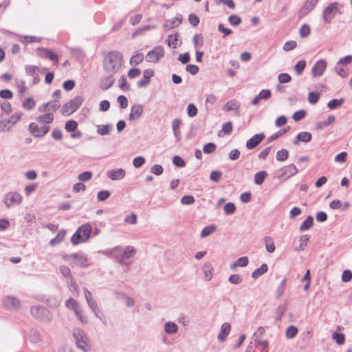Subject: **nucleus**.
<instances>
[{
	"mask_svg": "<svg viewBox=\"0 0 352 352\" xmlns=\"http://www.w3.org/2000/svg\"><path fill=\"white\" fill-rule=\"evenodd\" d=\"M4 306L10 309H16L20 306L19 300L12 296H7L3 300Z\"/></svg>",
	"mask_w": 352,
	"mask_h": 352,
	"instance_id": "23",
	"label": "nucleus"
},
{
	"mask_svg": "<svg viewBox=\"0 0 352 352\" xmlns=\"http://www.w3.org/2000/svg\"><path fill=\"white\" fill-rule=\"evenodd\" d=\"M288 157H289L288 151L285 148H282L281 150H280L277 152L276 159L277 161L284 162L288 158Z\"/></svg>",
	"mask_w": 352,
	"mask_h": 352,
	"instance_id": "38",
	"label": "nucleus"
},
{
	"mask_svg": "<svg viewBox=\"0 0 352 352\" xmlns=\"http://www.w3.org/2000/svg\"><path fill=\"white\" fill-rule=\"evenodd\" d=\"M66 306L72 309L74 312L80 308L78 302L73 298H69L66 301Z\"/></svg>",
	"mask_w": 352,
	"mask_h": 352,
	"instance_id": "49",
	"label": "nucleus"
},
{
	"mask_svg": "<svg viewBox=\"0 0 352 352\" xmlns=\"http://www.w3.org/2000/svg\"><path fill=\"white\" fill-rule=\"evenodd\" d=\"M32 316L43 321L50 322L52 319L50 311L43 306H33L30 310Z\"/></svg>",
	"mask_w": 352,
	"mask_h": 352,
	"instance_id": "6",
	"label": "nucleus"
},
{
	"mask_svg": "<svg viewBox=\"0 0 352 352\" xmlns=\"http://www.w3.org/2000/svg\"><path fill=\"white\" fill-rule=\"evenodd\" d=\"M187 111L188 116L190 118L195 117L197 114V109L192 103L188 105Z\"/></svg>",
	"mask_w": 352,
	"mask_h": 352,
	"instance_id": "61",
	"label": "nucleus"
},
{
	"mask_svg": "<svg viewBox=\"0 0 352 352\" xmlns=\"http://www.w3.org/2000/svg\"><path fill=\"white\" fill-rule=\"evenodd\" d=\"M22 200L21 195L17 192H9L5 195L3 198V202L8 208L20 205Z\"/></svg>",
	"mask_w": 352,
	"mask_h": 352,
	"instance_id": "7",
	"label": "nucleus"
},
{
	"mask_svg": "<svg viewBox=\"0 0 352 352\" xmlns=\"http://www.w3.org/2000/svg\"><path fill=\"white\" fill-rule=\"evenodd\" d=\"M352 279V272L349 270H345L342 275V280L344 283L349 282Z\"/></svg>",
	"mask_w": 352,
	"mask_h": 352,
	"instance_id": "64",
	"label": "nucleus"
},
{
	"mask_svg": "<svg viewBox=\"0 0 352 352\" xmlns=\"http://www.w3.org/2000/svg\"><path fill=\"white\" fill-rule=\"evenodd\" d=\"M305 116H306V111L305 110L302 109V110L296 111L293 114L292 118L294 121L298 122V121L301 120L302 119H303L305 117Z\"/></svg>",
	"mask_w": 352,
	"mask_h": 352,
	"instance_id": "56",
	"label": "nucleus"
},
{
	"mask_svg": "<svg viewBox=\"0 0 352 352\" xmlns=\"http://www.w3.org/2000/svg\"><path fill=\"white\" fill-rule=\"evenodd\" d=\"M65 234L66 232L65 230H60L56 236L50 240L49 244L51 246H55L56 245L60 243L64 240Z\"/></svg>",
	"mask_w": 352,
	"mask_h": 352,
	"instance_id": "28",
	"label": "nucleus"
},
{
	"mask_svg": "<svg viewBox=\"0 0 352 352\" xmlns=\"http://www.w3.org/2000/svg\"><path fill=\"white\" fill-rule=\"evenodd\" d=\"M195 202V199L192 195H185L181 199V203L184 205H190Z\"/></svg>",
	"mask_w": 352,
	"mask_h": 352,
	"instance_id": "60",
	"label": "nucleus"
},
{
	"mask_svg": "<svg viewBox=\"0 0 352 352\" xmlns=\"http://www.w3.org/2000/svg\"><path fill=\"white\" fill-rule=\"evenodd\" d=\"M298 172V168L294 164L285 166L278 170L276 177L278 179H286L296 175Z\"/></svg>",
	"mask_w": 352,
	"mask_h": 352,
	"instance_id": "10",
	"label": "nucleus"
},
{
	"mask_svg": "<svg viewBox=\"0 0 352 352\" xmlns=\"http://www.w3.org/2000/svg\"><path fill=\"white\" fill-rule=\"evenodd\" d=\"M38 50L40 52V56L48 58L52 61H54L55 65L58 63V57L57 54L54 53L52 50L46 48H38Z\"/></svg>",
	"mask_w": 352,
	"mask_h": 352,
	"instance_id": "19",
	"label": "nucleus"
},
{
	"mask_svg": "<svg viewBox=\"0 0 352 352\" xmlns=\"http://www.w3.org/2000/svg\"><path fill=\"white\" fill-rule=\"evenodd\" d=\"M332 338L336 340V343L342 345L345 342V336L342 333L334 332L332 335Z\"/></svg>",
	"mask_w": 352,
	"mask_h": 352,
	"instance_id": "41",
	"label": "nucleus"
},
{
	"mask_svg": "<svg viewBox=\"0 0 352 352\" xmlns=\"http://www.w3.org/2000/svg\"><path fill=\"white\" fill-rule=\"evenodd\" d=\"M112 130L113 125L111 124H101L97 126V133L100 135H108Z\"/></svg>",
	"mask_w": 352,
	"mask_h": 352,
	"instance_id": "27",
	"label": "nucleus"
},
{
	"mask_svg": "<svg viewBox=\"0 0 352 352\" xmlns=\"http://www.w3.org/2000/svg\"><path fill=\"white\" fill-rule=\"evenodd\" d=\"M59 270L64 277L69 278V279L71 278V277H73L72 276L71 270L68 266L62 265L59 267Z\"/></svg>",
	"mask_w": 352,
	"mask_h": 352,
	"instance_id": "46",
	"label": "nucleus"
},
{
	"mask_svg": "<svg viewBox=\"0 0 352 352\" xmlns=\"http://www.w3.org/2000/svg\"><path fill=\"white\" fill-rule=\"evenodd\" d=\"M164 47L161 45H157L148 52L146 56V60L150 63H157L164 56Z\"/></svg>",
	"mask_w": 352,
	"mask_h": 352,
	"instance_id": "9",
	"label": "nucleus"
},
{
	"mask_svg": "<svg viewBox=\"0 0 352 352\" xmlns=\"http://www.w3.org/2000/svg\"><path fill=\"white\" fill-rule=\"evenodd\" d=\"M154 70L152 69H146L143 72V77L138 81L137 85L138 87H144L148 85L150 82L151 78L154 76Z\"/></svg>",
	"mask_w": 352,
	"mask_h": 352,
	"instance_id": "15",
	"label": "nucleus"
},
{
	"mask_svg": "<svg viewBox=\"0 0 352 352\" xmlns=\"http://www.w3.org/2000/svg\"><path fill=\"white\" fill-rule=\"evenodd\" d=\"M327 62L323 59L318 60L312 67V76L314 77L321 76L327 67Z\"/></svg>",
	"mask_w": 352,
	"mask_h": 352,
	"instance_id": "13",
	"label": "nucleus"
},
{
	"mask_svg": "<svg viewBox=\"0 0 352 352\" xmlns=\"http://www.w3.org/2000/svg\"><path fill=\"white\" fill-rule=\"evenodd\" d=\"M298 332V328L294 325H290L286 329L285 335L287 338L292 339L296 336Z\"/></svg>",
	"mask_w": 352,
	"mask_h": 352,
	"instance_id": "37",
	"label": "nucleus"
},
{
	"mask_svg": "<svg viewBox=\"0 0 352 352\" xmlns=\"http://www.w3.org/2000/svg\"><path fill=\"white\" fill-rule=\"evenodd\" d=\"M306 67V61L305 60H301L298 61L294 66V70L297 75H300L304 71Z\"/></svg>",
	"mask_w": 352,
	"mask_h": 352,
	"instance_id": "42",
	"label": "nucleus"
},
{
	"mask_svg": "<svg viewBox=\"0 0 352 352\" xmlns=\"http://www.w3.org/2000/svg\"><path fill=\"white\" fill-rule=\"evenodd\" d=\"M182 21L180 17H175L170 20H166L164 24V29L165 30H170L173 28L177 27Z\"/></svg>",
	"mask_w": 352,
	"mask_h": 352,
	"instance_id": "24",
	"label": "nucleus"
},
{
	"mask_svg": "<svg viewBox=\"0 0 352 352\" xmlns=\"http://www.w3.org/2000/svg\"><path fill=\"white\" fill-rule=\"evenodd\" d=\"M228 21L231 25L236 26L241 23V19L236 15H230L228 18Z\"/></svg>",
	"mask_w": 352,
	"mask_h": 352,
	"instance_id": "63",
	"label": "nucleus"
},
{
	"mask_svg": "<svg viewBox=\"0 0 352 352\" xmlns=\"http://www.w3.org/2000/svg\"><path fill=\"white\" fill-rule=\"evenodd\" d=\"M297 46V43L296 41H287L284 45H283V50L285 51V52H289V51H291L294 49H295Z\"/></svg>",
	"mask_w": 352,
	"mask_h": 352,
	"instance_id": "57",
	"label": "nucleus"
},
{
	"mask_svg": "<svg viewBox=\"0 0 352 352\" xmlns=\"http://www.w3.org/2000/svg\"><path fill=\"white\" fill-rule=\"evenodd\" d=\"M312 139V135L311 133L309 132H307V131H302V132H300L299 133L295 140H294V144L295 145H298L299 144V142H305V143H307L309 142H310Z\"/></svg>",
	"mask_w": 352,
	"mask_h": 352,
	"instance_id": "21",
	"label": "nucleus"
},
{
	"mask_svg": "<svg viewBox=\"0 0 352 352\" xmlns=\"http://www.w3.org/2000/svg\"><path fill=\"white\" fill-rule=\"evenodd\" d=\"M278 79L280 83H287L292 80V77L287 73H281L278 75Z\"/></svg>",
	"mask_w": 352,
	"mask_h": 352,
	"instance_id": "58",
	"label": "nucleus"
},
{
	"mask_svg": "<svg viewBox=\"0 0 352 352\" xmlns=\"http://www.w3.org/2000/svg\"><path fill=\"white\" fill-rule=\"evenodd\" d=\"M29 340L32 344L38 343L42 340L40 333L35 329H32L28 335Z\"/></svg>",
	"mask_w": 352,
	"mask_h": 352,
	"instance_id": "26",
	"label": "nucleus"
},
{
	"mask_svg": "<svg viewBox=\"0 0 352 352\" xmlns=\"http://www.w3.org/2000/svg\"><path fill=\"white\" fill-rule=\"evenodd\" d=\"M173 163L175 166L179 168H182L186 166L185 161L181 157L177 155L173 157Z\"/></svg>",
	"mask_w": 352,
	"mask_h": 352,
	"instance_id": "55",
	"label": "nucleus"
},
{
	"mask_svg": "<svg viewBox=\"0 0 352 352\" xmlns=\"http://www.w3.org/2000/svg\"><path fill=\"white\" fill-rule=\"evenodd\" d=\"M265 135L263 133L254 135L253 137H252L247 141V148L253 149L256 148L265 139Z\"/></svg>",
	"mask_w": 352,
	"mask_h": 352,
	"instance_id": "14",
	"label": "nucleus"
},
{
	"mask_svg": "<svg viewBox=\"0 0 352 352\" xmlns=\"http://www.w3.org/2000/svg\"><path fill=\"white\" fill-rule=\"evenodd\" d=\"M54 120V115L52 113H46L44 115L40 116L37 118V121L41 123L50 124Z\"/></svg>",
	"mask_w": 352,
	"mask_h": 352,
	"instance_id": "34",
	"label": "nucleus"
},
{
	"mask_svg": "<svg viewBox=\"0 0 352 352\" xmlns=\"http://www.w3.org/2000/svg\"><path fill=\"white\" fill-rule=\"evenodd\" d=\"M338 11V3L333 2L323 10L322 18L327 23H331Z\"/></svg>",
	"mask_w": 352,
	"mask_h": 352,
	"instance_id": "8",
	"label": "nucleus"
},
{
	"mask_svg": "<svg viewBox=\"0 0 352 352\" xmlns=\"http://www.w3.org/2000/svg\"><path fill=\"white\" fill-rule=\"evenodd\" d=\"M182 124V120L178 118H175L172 121V128L174 135L177 141L181 139V133L179 128Z\"/></svg>",
	"mask_w": 352,
	"mask_h": 352,
	"instance_id": "25",
	"label": "nucleus"
},
{
	"mask_svg": "<svg viewBox=\"0 0 352 352\" xmlns=\"http://www.w3.org/2000/svg\"><path fill=\"white\" fill-rule=\"evenodd\" d=\"M136 252L134 247L128 245L124 250L122 249L123 259L127 261L128 258L132 257Z\"/></svg>",
	"mask_w": 352,
	"mask_h": 352,
	"instance_id": "32",
	"label": "nucleus"
},
{
	"mask_svg": "<svg viewBox=\"0 0 352 352\" xmlns=\"http://www.w3.org/2000/svg\"><path fill=\"white\" fill-rule=\"evenodd\" d=\"M73 336L75 338V342L78 349H80L84 352L90 351L91 346L89 340L82 330L80 329H74Z\"/></svg>",
	"mask_w": 352,
	"mask_h": 352,
	"instance_id": "5",
	"label": "nucleus"
},
{
	"mask_svg": "<svg viewBox=\"0 0 352 352\" xmlns=\"http://www.w3.org/2000/svg\"><path fill=\"white\" fill-rule=\"evenodd\" d=\"M222 176V173L219 170L212 171L210 175V179L214 182H218Z\"/></svg>",
	"mask_w": 352,
	"mask_h": 352,
	"instance_id": "62",
	"label": "nucleus"
},
{
	"mask_svg": "<svg viewBox=\"0 0 352 352\" xmlns=\"http://www.w3.org/2000/svg\"><path fill=\"white\" fill-rule=\"evenodd\" d=\"M92 226L87 223L80 226L71 238V242L76 245L87 241L91 237Z\"/></svg>",
	"mask_w": 352,
	"mask_h": 352,
	"instance_id": "2",
	"label": "nucleus"
},
{
	"mask_svg": "<svg viewBox=\"0 0 352 352\" xmlns=\"http://www.w3.org/2000/svg\"><path fill=\"white\" fill-rule=\"evenodd\" d=\"M61 256L65 261H72V263L80 268H86L90 265L88 258L80 252L72 254H63Z\"/></svg>",
	"mask_w": 352,
	"mask_h": 352,
	"instance_id": "3",
	"label": "nucleus"
},
{
	"mask_svg": "<svg viewBox=\"0 0 352 352\" xmlns=\"http://www.w3.org/2000/svg\"><path fill=\"white\" fill-rule=\"evenodd\" d=\"M87 305L89 306V307L92 310V311L94 313L95 316L98 318H100L99 316V312H100V310L98 309V305H97V302L95 300L94 298L91 299V300H89L88 301H87Z\"/></svg>",
	"mask_w": 352,
	"mask_h": 352,
	"instance_id": "39",
	"label": "nucleus"
},
{
	"mask_svg": "<svg viewBox=\"0 0 352 352\" xmlns=\"http://www.w3.org/2000/svg\"><path fill=\"white\" fill-rule=\"evenodd\" d=\"M144 107L142 104H134L131 108L129 119L131 121L139 119L143 113Z\"/></svg>",
	"mask_w": 352,
	"mask_h": 352,
	"instance_id": "17",
	"label": "nucleus"
},
{
	"mask_svg": "<svg viewBox=\"0 0 352 352\" xmlns=\"http://www.w3.org/2000/svg\"><path fill=\"white\" fill-rule=\"evenodd\" d=\"M74 313L82 323L87 324L88 322V319L87 316L84 315L83 311L80 307Z\"/></svg>",
	"mask_w": 352,
	"mask_h": 352,
	"instance_id": "51",
	"label": "nucleus"
},
{
	"mask_svg": "<svg viewBox=\"0 0 352 352\" xmlns=\"http://www.w3.org/2000/svg\"><path fill=\"white\" fill-rule=\"evenodd\" d=\"M50 129V127L47 125L39 127L34 122H31L28 126L30 132L32 133L33 136L35 138L43 137L48 133Z\"/></svg>",
	"mask_w": 352,
	"mask_h": 352,
	"instance_id": "11",
	"label": "nucleus"
},
{
	"mask_svg": "<svg viewBox=\"0 0 352 352\" xmlns=\"http://www.w3.org/2000/svg\"><path fill=\"white\" fill-rule=\"evenodd\" d=\"M164 331L167 334H174L178 331V326L173 322H167L164 324Z\"/></svg>",
	"mask_w": 352,
	"mask_h": 352,
	"instance_id": "29",
	"label": "nucleus"
},
{
	"mask_svg": "<svg viewBox=\"0 0 352 352\" xmlns=\"http://www.w3.org/2000/svg\"><path fill=\"white\" fill-rule=\"evenodd\" d=\"M318 0H307L298 13L299 18L306 16L317 4Z\"/></svg>",
	"mask_w": 352,
	"mask_h": 352,
	"instance_id": "16",
	"label": "nucleus"
},
{
	"mask_svg": "<svg viewBox=\"0 0 352 352\" xmlns=\"http://www.w3.org/2000/svg\"><path fill=\"white\" fill-rule=\"evenodd\" d=\"M144 60V54L142 53H137L130 58V64L138 65Z\"/></svg>",
	"mask_w": 352,
	"mask_h": 352,
	"instance_id": "40",
	"label": "nucleus"
},
{
	"mask_svg": "<svg viewBox=\"0 0 352 352\" xmlns=\"http://www.w3.org/2000/svg\"><path fill=\"white\" fill-rule=\"evenodd\" d=\"M122 56L118 51L109 52L104 59V70L109 74H116L122 65Z\"/></svg>",
	"mask_w": 352,
	"mask_h": 352,
	"instance_id": "1",
	"label": "nucleus"
},
{
	"mask_svg": "<svg viewBox=\"0 0 352 352\" xmlns=\"http://www.w3.org/2000/svg\"><path fill=\"white\" fill-rule=\"evenodd\" d=\"M146 160L144 157L138 156L133 159V165L134 166L135 168H140L144 164Z\"/></svg>",
	"mask_w": 352,
	"mask_h": 352,
	"instance_id": "54",
	"label": "nucleus"
},
{
	"mask_svg": "<svg viewBox=\"0 0 352 352\" xmlns=\"http://www.w3.org/2000/svg\"><path fill=\"white\" fill-rule=\"evenodd\" d=\"M84 98L78 96L66 102L61 108V113L64 116H68L76 111L82 104Z\"/></svg>",
	"mask_w": 352,
	"mask_h": 352,
	"instance_id": "4",
	"label": "nucleus"
},
{
	"mask_svg": "<svg viewBox=\"0 0 352 352\" xmlns=\"http://www.w3.org/2000/svg\"><path fill=\"white\" fill-rule=\"evenodd\" d=\"M126 171L124 168L109 170L107 172V176L112 180H120L124 177Z\"/></svg>",
	"mask_w": 352,
	"mask_h": 352,
	"instance_id": "18",
	"label": "nucleus"
},
{
	"mask_svg": "<svg viewBox=\"0 0 352 352\" xmlns=\"http://www.w3.org/2000/svg\"><path fill=\"white\" fill-rule=\"evenodd\" d=\"M344 102V99L341 98L340 99H333L327 103V107L329 109H335L340 107Z\"/></svg>",
	"mask_w": 352,
	"mask_h": 352,
	"instance_id": "36",
	"label": "nucleus"
},
{
	"mask_svg": "<svg viewBox=\"0 0 352 352\" xmlns=\"http://www.w3.org/2000/svg\"><path fill=\"white\" fill-rule=\"evenodd\" d=\"M336 118L334 116H329L327 120L324 122H318L316 124V129H322L324 127L327 126L335 122Z\"/></svg>",
	"mask_w": 352,
	"mask_h": 352,
	"instance_id": "30",
	"label": "nucleus"
},
{
	"mask_svg": "<svg viewBox=\"0 0 352 352\" xmlns=\"http://www.w3.org/2000/svg\"><path fill=\"white\" fill-rule=\"evenodd\" d=\"M109 254H111V257L116 258V261L122 265H129L131 263V261L123 259L122 248L120 246H117L111 249L109 251Z\"/></svg>",
	"mask_w": 352,
	"mask_h": 352,
	"instance_id": "12",
	"label": "nucleus"
},
{
	"mask_svg": "<svg viewBox=\"0 0 352 352\" xmlns=\"http://www.w3.org/2000/svg\"><path fill=\"white\" fill-rule=\"evenodd\" d=\"M34 106L35 101L33 100L32 98H28L23 102V107L28 110L32 109L34 107Z\"/></svg>",
	"mask_w": 352,
	"mask_h": 352,
	"instance_id": "52",
	"label": "nucleus"
},
{
	"mask_svg": "<svg viewBox=\"0 0 352 352\" xmlns=\"http://www.w3.org/2000/svg\"><path fill=\"white\" fill-rule=\"evenodd\" d=\"M114 74H109L108 76L101 78L100 82V88L102 90L105 91L113 85L115 81V79L113 78Z\"/></svg>",
	"mask_w": 352,
	"mask_h": 352,
	"instance_id": "20",
	"label": "nucleus"
},
{
	"mask_svg": "<svg viewBox=\"0 0 352 352\" xmlns=\"http://www.w3.org/2000/svg\"><path fill=\"white\" fill-rule=\"evenodd\" d=\"M12 123L7 119L0 122V132H5L9 131L12 126Z\"/></svg>",
	"mask_w": 352,
	"mask_h": 352,
	"instance_id": "44",
	"label": "nucleus"
},
{
	"mask_svg": "<svg viewBox=\"0 0 352 352\" xmlns=\"http://www.w3.org/2000/svg\"><path fill=\"white\" fill-rule=\"evenodd\" d=\"M92 175H93V174L91 171H85V172L80 173L78 175V178L79 180H80L82 182H87L91 179Z\"/></svg>",
	"mask_w": 352,
	"mask_h": 352,
	"instance_id": "59",
	"label": "nucleus"
},
{
	"mask_svg": "<svg viewBox=\"0 0 352 352\" xmlns=\"http://www.w3.org/2000/svg\"><path fill=\"white\" fill-rule=\"evenodd\" d=\"M214 230H215V227L214 226L205 227L202 230L200 236L201 238H205V237L209 236L210 234H212Z\"/></svg>",
	"mask_w": 352,
	"mask_h": 352,
	"instance_id": "53",
	"label": "nucleus"
},
{
	"mask_svg": "<svg viewBox=\"0 0 352 352\" xmlns=\"http://www.w3.org/2000/svg\"><path fill=\"white\" fill-rule=\"evenodd\" d=\"M177 35H169L168 38L166 40V41L168 43V46H172L173 48L177 47Z\"/></svg>",
	"mask_w": 352,
	"mask_h": 352,
	"instance_id": "50",
	"label": "nucleus"
},
{
	"mask_svg": "<svg viewBox=\"0 0 352 352\" xmlns=\"http://www.w3.org/2000/svg\"><path fill=\"white\" fill-rule=\"evenodd\" d=\"M231 325L228 322H225L221 325L220 333L218 335V340L223 342L226 340L228 335L230 333Z\"/></svg>",
	"mask_w": 352,
	"mask_h": 352,
	"instance_id": "22",
	"label": "nucleus"
},
{
	"mask_svg": "<svg viewBox=\"0 0 352 352\" xmlns=\"http://www.w3.org/2000/svg\"><path fill=\"white\" fill-rule=\"evenodd\" d=\"M216 144L212 142H209L205 144L203 147V151L206 154L212 153L216 149Z\"/></svg>",
	"mask_w": 352,
	"mask_h": 352,
	"instance_id": "48",
	"label": "nucleus"
},
{
	"mask_svg": "<svg viewBox=\"0 0 352 352\" xmlns=\"http://www.w3.org/2000/svg\"><path fill=\"white\" fill-rule=\"evenodd\" d=\"M310 27L307 24H303L299 30L301 38H305L310 34Z\"/></svg>",
	"mask_w": 352,
	"mask_h": 352,
	"instance_id": "47",
	"label": "nucleus"
},
{
	"mask_svg": "<svg viewBox=\"0 0 352 352\" xmlns=\"http://www.w3.org/2000/svg\"><path fill=\"white\" fill-rule=\"evenodd\" d=\"M314 225V218L312 216H308L300 226V231H305L310 229Z\"/></svg>",
	"mask_w": 352,
	"mask_h": 352,
	"instance_id": "31",
	"label": "nucleus"
},
{
	"mask_svg": "<svg viewBox=\"0 0 352 352\" xmlns=\"http://www.w3.org/2000/svg\"><path fill=\"white\" fill-rule=\"evenodd\" d=\"M267 173L265 170H261L254 175V183L257 185H261L265 179L267 177Z\"/></svg>",
	"mask_w": 352,
	"mask_h": 352,
	"instance_id": "33",
	"label": "nucleus"
},
{
	"mask_svg": "<svg viewBox=\"0 0 352 352\" xmlns=\"http://www.w3.org/2000/svg\"><path fill=\"white\" fill-rule=\"evenodd\" d=\"M78 127V123L76 121L74 120H71L67 121L65 123V128L68 132H74L76 130Z\"/></svg>",
	"mask_w": 352,
	"mask_h": 352,
	"instance_id": "43",
	"label": "nucleus"
},
{
	"mask_svg": "<svg viewBox=\"0 0 352 352\" xmlns=\"http://www.w3.org/2000/svg\"><path fill=\"white\" fill-rule=\"evenodd\" d=\"M267 270H268L267 265L265 263H263L261 265V266L260 267L255 270L252 272V276L254 278H257L258 277H259V276H262L263 274H264L265 273H266L267 272Z\"/></svg>",
	"mask_w": 352,
	"mask_h": 352,
	"instance_id": "35",
	"label": "nucleus"
},
{
	"mask_svg": "<svg viewBox=\"0 0 352 352\" xmlns=\"http://www.w3.org/2000/svg\"><path fill=\"white\" fill-rule=\"evenodd\" d=\"M320 96L319 92L311 91L308 95V101L310 104H316L318 101Z\"/></svg>",
	"mask_w": 352,
	"mask_h": 352,
	"instance_id": "45",
	"label": "nucleus"
}]
</instances>
